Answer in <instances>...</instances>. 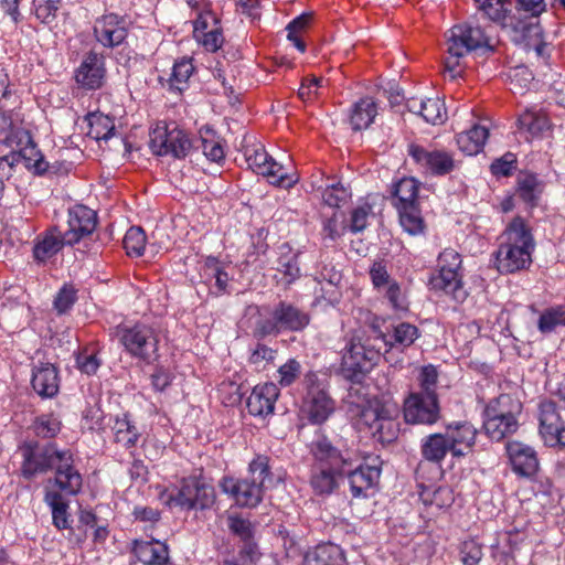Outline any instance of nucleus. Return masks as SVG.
Wrapping results in <instances>:
<instances>
[{
  "mask_svg": "<svg viewBox=\"0 0 565 565\" xmlns=\"http://www.w3.org/2000/svg\"><path fill=\"white\" fill-rule=\"evenodd\" d=\"M23 462L22 476L32 479L36 475L55 470L54 478L47 480V484L57 487L66 495L77 494L83 486V478L74 467V458L71 450H61L53 443H29L22 447Z\"/></svg>",
  "mask_w": 565,
  "mask_h": 565,
  "instance_id": "1",
  "label": "nucleus"
},
{
  "mask_svg": "<svg viewBox=\"0 0 565 565\" xmlns=\"http://www.w3.org/2000/svg\"><path fill=\"white\" fill-rule=\"evenodd\" d=\"M388 343L385 333L375 326L370 327L369 331L353 334L342 355V375L353 383H361L382 354L385 361H392L386 349Z\"/></svg>",
  "mask_w": 565,
  "mask_h": 565,
  "instance_id": "2",
  "label": "nucleus"
},
{
  "mask_svg": "<svg viewBox=\"0 0 565 565\" xmlns=\"http://www.w3.org/2000/svg\"><path fill=\"white\" fill-rule=\"evenodd\" d=\"M257 319L252 334L257 340L281 332H301L310 323V315L294 303L279 300L274 306L254 308Z\"/></svg>",
  "mask_w": 565,
  "mask_h": 565,
  "instance_id": "3",
  "label": "nucleus"
},
{
  "mask_svg": "<svg viewBox=\"0 0 565 565\" xmlns=\"http://www.w3.org/2000/svg\"><path fill=\"white\" fill-rule=\"evenodd\" d=\"M490 46V40L479 26L457 24L449 30L447 51L444 60V76L456 81L465 72V57L468 53Z\"/></svg>",
  "mask_w": 565,
  "mask_h": 565,
  "instance_id": "4",
  "label": "nucleus"
},
{
  "mask_svg": "<svg viewBox=\"0 0 565 565\" xmlns=\"http://www.w3.org/2000/svg\"><path fill=\"white\" fill-rule=\"evenodd\" d=\"M23 120L20 115L14 111L11 106L0 105V143L19 150L20 154L26 159L28 166L43 172L47 168V163L43 158L33 159L39 154L35 145L32 141L30 132L23 128Z\"/></svg>",
  "mask_w": 565,
  "mask_h": 565,
  "instance_id": "5",
  "label": "nucleus"
},
{
  "mask_svg": "<svg viewBox=\"0 0 565 565\" xmlns=\"http://www.w3.org/2000/svg\"><path fill=\"white\" fill-rule=\"evenodd\" d=\"M97 225L96 212L78 204L70 210L68 230L61 232L56 227L47 230L35 247H65L78 244L90 236Z\"/></svg>",
  "mask_w": 565,
  "mask_h": 565,
  "instance_id": "6",
  "label": "nucleus"
},
{
  "mask_svg": "<svg viewBox=\"0 0 565 565\" xmlns=\"http://www.w3.org/2000/svg\"><path fill=\"white\" fill-rule=\"evenodd\" d=\"M477 8L484 13L491 21L500 23L504 28H511L520 35V39L526 41L530 45L534 39L533 45L539 55L545 49V44L541 41L542 29L537 22H526L515 15H510L512 2L510 0H473Z\"/></svg>",
  "mask_w": 565,
  "mask_h": 565,
  "instance_id": "7",
  "label": "nucleus"
},
{
  "mask_svg": "<svg viewBox=\"0 0 565 565\" xmlns=\"http://www.w3.org/2000/svg\"><path fill=\"white\" fill-rule=\"evenodd\" d=\"M418 189L419 183L414 178H403L395 184L392 198L401 225L411 235L420 234L425 228Z\"/></svg>",
  "mask_w": 565,
  "mask_h": 565,
  "instance_id": "8",
  "label": "nucleus"
},
{
  "mask_svg": "<svg viewBox=\"0 0 565 565\" xmlns=\"http://www.w3.org/2000/svg\"><path fill=\"white\" fill-rule=\"evenodd\" d=\"M193 147L189 132L175 121L160 120L150 130V148L157 156L185 158Z\"/></svg>",
  "mask_w": 565,
  "mask_h": 565,
  "instance_id": "9",
  "label": "nucleus"
},
{
  "mask_svg": "<svg viewBox=\"0 0 565 565\" xmlns=\"http://www.w3.org/2000/svg\"><path fill=\"white\" fill-rule=\"evenodd\" d=\"M438 263L440 269L437 275L430 278V288L450 295L458 302H463L468 292L458 277L461 256L457 249H444L438 256Z\"/></svg>",
  "mask_w": 565,
  "mask_h": 565,
  "instance_id": "10",
  "label": "nucleus"
},
{
  "mask_svg": "<svg viewBox=\"0 0 565 565\" xmlns=\"http://www.w3.org/2000/svg\"><path fill=\"white\" fill-rule=\"evenodd\" d=\"M310 452L315 463L337 472H343L354 463V452L339 436H319L311 443Z\"/></svg>",
  "mask_w": 565,
  "mask_h": 565,
  "instance_id": "11",
  "label": "nucleus"
},
{
  "mask_svg": "<svg viewBox=\"0 0 565 565\" xmlns=\"http://www.w3.org/2000/svg\"><path fill=\"white\" fill-rule=\"evenodd\" d=\"M303 384L306 395L302 411L312 424H322L334 412L335 403L330 396L326 385L318 375L309 372L305 375Z\"/></svg>",
  "mask_w": 565,
  "mask_h": 565,
  "instance_id": "12",
  "label": "nucleus"
},
{
  "mask_svg": "<svg viewBox=\"0 0 565 565\" xmlns=\"http://www.w3.org/2000/svg\"><path fill=\"white\" fill-rule=\"evenodd\" d=\"M117 337L126 351L134 358L151 363L158 359V337L147 324L117 329Z\"/></svg>",
  "mask_w": 565,
  "mask_h": 565,
  "instance_id": "13",
  "label": "nucleus"
},
{
  "mask_svg": "<svg viewBox=\"0 0 565 565\" xmlns=\"http://www.w3.org/2000/svg\"><path fill=\"white\" fill-rule=\"evenodd\" d=\"M244 156L248 168L255 173L266 177L271 184L287 189L296 183V180L287 174L282 164L267 153L262 143L246 146Z\"/></svg>",
  "mask_w": 565,
  "mask_h": 565,
  "instance_id": "14",
  "label": "nucleus"
},
{
  "mask_svg": "<svg viewBox=\"0 0 565 565\" xmlns=\"http://www.w3.org/2000/svg\"><path fill=\"white\" fill-rule=\"evenodd\" d=\"M215 501L214 488L196 478L182 481L175 494H169L166 504L180 507L183 510H205L211 508Z\"/></svg>",
  "mask_w": 565,
  "mask_h": 565,
  "instance_id": "15",
  "label": "nucleus"
},
{
  "mask_svg": "<svg viewBox=\"0 0 565 565\" xmlns=\"http://www.w3.org/2000/svg\"><path fill=\"white\" fill-rule=\"evenodd\" d=\"M403 415L406 424L427 426L436 424L441 417L438 395L411 392L404 399Z\"/></svg>",
  "mask_w": 565,
  "mask_h": 565,
  "instance_id": "16",
  "label": "nucleus"
},
{
  "mask_svg": "<svg viewBox=\"0 0 565 565\" xmlns=\"http://www.w3.org/2000/svg\"><path fill=\"white\" fill-rule=\"evenodd\" d=\"M193 38L207 52L214 53L222 47L223 29L220 19L212 10L204 8L198 12L193 24Z\"/></svg>",
  "mask_w": 565,
  "mask_h": 565,
  "instance_id": "17",
  "label": "nucleus"
},
{
  "mask_svg": "<svg viewBox=\"0 0 565 565\" xmlns=\"http://www.w3.org/2000/svg\"><path fill=\"white\" fill-rule=\"evenodd\" d=\"M408 154L425 172L433 175H446L455 169L452 154L445 150L427 149L419 145H411Z\"/></svg>",
  "mask_w": 565,
  "mask_h": 565,
  "instance_id": "18",
  "label": "nucleus"
},
{
  "mask_svg": "<svg viewBox=\"0 0 565 565\" xmlns=\"http://www.w3.org/2000/svg\"><path fill=\"white\" fill-rule=\"evenodd\" d=\"M220 488L224 493L230 494L237 505L243 508L257 507L264 497V490L248 478L223 477Z\"/></svg>",
  "mask_w": 565,
  "mask_h": 565,
  "instance_id": "19",
  "label": "nucleus"
},
{
  "mask_svg": "<svg viewBox=\"0 0 565 565\" xmlns=\"http://www.w3.org/2000/svg\"><path fill=\"white\" fill-rule=\"evenodd\" d=\"M540 433L547 445L565 446V423L553 401H543L540 404Z\"/></svg>",
  "mask_w": 565,
  "mask_h": 565,
  "instance_id": "20",
  "label": "nucleus"
},
{
  "mask_svg": "<svg viewBox=\"0 0 565 565\" xmlns=\"http://www.w3.org/2000/svg\"><path fill=\"white\" fill-rule=\"evenodd\" d=\"M94 35L105 47L118 46L128 35L127 22L118 14H104L95 21Z\"/></svg>",
  "mask_w": 565,
  "mask_h": 565,
  "instance_id": "21",
  "label": "nucleus"
},
{
  "mask_svg": "<svg viewBox=\"0 0 565 565\" xmlns=\"http://www.w3.org/2000/svg\"><path fill=\"white\" fill-rule=\"evenodd\" d=\"M106 75L105 58L102 54L88 52L75 72V81L86 89H98Z\"/></svg>",
  "mask_w": 565,
  "mask_h": 565,
  "instance_id": "22",
  "label": "nucleus"
},
{
  "mask_svg": "<svg viewBox=\"0 0 565 565\" xmlns=\"http://www.w3.org/2000/svg\"><path fill=\"white\" fill-rule=\"evenodd\" d=\"M512 470L520 477L532 478L539 471L536 451L529 445L520 441H508L505 445Z\"/></svg>",
  "mask_w": 565,
  "mask_h": 565,
  "instance_id": "23",
  "label": "nucleus"
},
{
  "mask_svg": "<svg viewBox=\"0 0 565 565\" xmlns=\"http://www.w3.org/2000/svg\"><path fill=\"white\" fill-rule=\"evenodd\" d=\"M380 476L381 469L371 465L355 466L354 462L343 470V478L347 477L353 498H366L367 492L379 482Z\"/></svg>",
  "mask_w": 565,
  "mask_h": 565,
  "instance_id": "24",
  "label": "nucleus"
},
{
  "mask_svg": "<svg viewBox=\"0 0 565 565\" xmlns=\"http://www.w3.org/2000/svg\"><path fill=\"white\" fill-rule=\"evenodd\" d=\"M279 395V390L274 383H265L253 388L247 397L246 406L253 416H266L274 412L275 402Z\"/></svg>",
  "mask_w": 565,
  "mask_h": 565,
  "instance_id": "25",
  "label": "nucleus"
},
{
  "mask_svg": "<svg viewBox=\"0 0 565 565\" xmlns=\"http://www.w3.org/2000/svg\"><path fill=\"white\" fill-rule=\"evenodd\" d=\"M32 387L41 397H53L58 393L60 377L57 367L49 362L34 365Z\"/></svg>",
  "mask_w": 565,
  "mask_h": 565,
  "instance_id": "26",
  "label": "nucleus"
},
{
  "mask_svg": "<svg viewBox=\"0 0 565 565\" xmlns=\"http://www.w3.org/2000/svg\"><path fill=\"white\" fill-rule=\"evenodd\" d=\"M477 429L468 422H456L447 426L446 436L452 448L454 457H462L476 444Z\"/></svg>",
  "mask_w": 565,
  "mask_h": 565,
  "instance_id": "27",
  "label": "nucleus"
},
{
  "mask_svg": "<svg viewBox=\"0 0 565 565\" xmlns=\"http://www.w3.org/2000/svg\"><path fill=\"white\" fill-rule=\"evenodd\" d=\"M406 107L411 113L420 115L425 121L439 125L447 119L445 103L438 98L411 97L406 100Z\"/></svg>",
  "mask_w": 565,
  "mask_h": 565,
  "instance_id": "28",
  "label": "nucleus"
},
{
  "mask_svg": "<svg viewBox=\"0 0 565 565\" xmlns=\"http://www.w3.org/2000/svg\"><path fill=\"white\" fill-rule=\"evenodd\" d=\"M499 247H532L531 228L521 216H515L500 236Z\"/></svg>",
  "mask_w": 565,
  "mask_h": 565,
  "instance_id": "29",
  "label": "nucleus"
},
{
  "mask_svg": "<svg viewBox=\"0 0 565 565\" xmlns=\"http://www.w3.org/2000/svg\"><path fill=\"white\" fill-rule=\"evenodd\" d=\"M341 479H343V472H337L331 468L315 463L311 470L310 486L316 494H330L338 488Z\"/></svg>",
  "mask_w": 565,
  "mask_h": 565,
  "instance_id": "30",
  "label": "nucleus"
},
{
  "mask_svg": "<svg viewBox=\"0 0 565 565\" xmlns=\"http://www.w3.org/2000/svg\"><path fill=\"white\" fill-rule=\"evenodd\" d=\"M134 553L143 565H166L169 562L168 546L158 541H135Z\"/></svg>",
  "mask_w": 565,
  "mask_h": 565,
  "instance_id": "31",
  "label": "nucleus"
},
{
  "mask_svg": "<svg viewBox=\"0 0 565 565\" xmlns=\"http://www.w3.org/2000/svg\"><path fill=\"white\" fill-rule=\"evenodd\" d=\"M532 262L530 249H497L495 266L500 273H514Z\"/></svg>",
  "mask_w": 565,
  "mask_h": 565,
  "instance_id": "32",
  "label": "nucleus"
},
{
  "mask_svg": "<svg viewBox=\"0 0 565 565\" xmlns=\"http://www.w3.org/2000/svg\"><path fill=\"white\" fill-rule=\"evenodd\" d=\"M544 184L535 173L520 172L516 178L515 194L530 207L537 205Z\"/></svg>",
  "mask_w": 565,
  "mask_h": 565,
  "instance_id": "33",
  "label": "nucleus"
},
{
  "mask_svg": "<svg viewBox=\"0 0 565 565\" xmlns=\"http://www.w3.org/2000/svg\"><path fill=\"white\" fill-rule=\"evenodd\" d=\"M64 494H66L64 492ZM44 502L52 510L53 524L62 530L70 527L68 500L63 495V491L45 487Z\"/></svg>",
  "mask_w": 565,
  "mask_h": 565,
  "instance_id": "34",
  "label": "nucleus"
},
{
  "mask_svg": "<svg viewBox=\"0 0 565 565\" xmlns=\"http://www.w3.org/2000/svg\"><path fill=\"white\" fill-rule=\"evenodd\" d=\"M377 115V104L372 97H363L352 105L350 125L353 130L366 129Z\"/></svg>",
  "mask_w": 565,
  "mask_h": 565,
  "instance_id": "35",
  "label": "nucleus"
},
{
  "mask_svg": "<svg viewBox=\"0 0 565 565\" xmlns=\"http://www.w3.org/2000/svg\"><path fill=\"white\" fill-rule=\"evenodd\" d=\"M344 554L337 544H319L305 555V565H343Z\"/></svg>",
  "mask_w": 565,
  "mask_h": 565,
  "instance_id": "36",
  "label": "nucleus"
},
{
  "mask_svg": "<svg viewBox=\"0 0 565 565\" xmlns=\"http://www.w3.org/2000/svg\"><path fill=\"white\" fill-rule=\"evenodd\" d=\"M420 452L426 460L440 463L452 448L446 434H430L422 439Z\"/></svg>",
  "mask_w": 565,
  "mask_h": 565,
  "instance_id": "37",
  "label": "nucleus"
},
{
  "mask_svg": "<svg viewBox=\"0 0 565 565\" xmlns=\"http://www.w3.org/2000/svg\"><path fill=\"white\" fill-rule=\"evenodd\" d=\"M489 137V130L481 125H473L470 129L457 135L458 148L468 156L478 154Z\"/></svg>",
  "mask_w": 565,
  "mask_h": 565,
  "instance_id": "38",
  "label": "nucleus"
},
{
  "mask_svg": "<svg viewBox=\"0 0 565 565\" xmlns=\"http://www.w3.org/2000/svg\"><path fill=\"white\" fill-rule=\"evenodd\" d=\"M522 403L510 394H501L490 401L484 409V415H497L495 417L518 419L522 413Z\"/></svg>",
  "mask_w": 565,
  "mask_h": 565,
  "instance_id": "39",
  "label": "nucleus"
},
{
  "mask_svg": "<svg viewBox=\"0 0 565 565\" xmlns=\"http://www.w3.org/2000/svg\"><path fill=\"white\" fill-rule=\"evenodd\" d=\"M497 415H484L483 428L486 434L495 441H500L516 433L519 419L495 417Z\"/></svg>",
  "mask_w": 565,
  "mask_h": 565,
  "instance_id": "40",
  "label": "nucleus"
},
{
  "mask_svg": "<svg viewBox=\"0 0 565 565\" xmlns=\"http://www.w3.org/2000/svg\"><path fill=\"white\" fill-rule=\"evenodd\" d=\"M201 147L204 156L212 162L220 163L225 158L224 147L216 132L209 128L200 130Z\"/></svg>",
  "mask_w": 565,
  "mask_h": 565,
  "instance_id": "41",
  "label": "nucleus"
},
{
  "mask_svg": "<svg viewBox=\"0 0 565 565\" xmlns=\"http://www.w3.org/2000/svg\"><path fill=\"white\" fill-rule=\"evenodd\" d=\"M89 129L87 136L99 141H107L115 134L114 119L104 114H90L88 116Z\"/></svg>",
  "mask_w": 565,
  "mask_h": 565,
  "instance_id": "42",
  "label": "nucleus"
},
{
  "mask_svg": "<svg viewBox=\"0 0 565 565\" xmlns=\"http://www.w3.org/2000/svg\"><path fill=\"white\" fill-rule=\"evenodd\" d=\"M194 72L192 58L182 57L174 62L168 83L171 89L183 92Z\"/></svg>",
  "mask_w": 565,
  "mask_h": 565,
  "instance_id": "43",
  "label": "nucleus"
},
{
  "mask_svg": "<svg viewBox=\"0 0 565 565\" xmlns=\"http://www.w3.org/2000/svg\"><path fill=\"white\" fill-rule=\"evenodd\" d=\"M313 21V13L306 12L300 14L290 21L287 25V38L294 43L297 50L301 53L306 52V43L302 40V33H305Z\"/></svg>",
  "mask_w": 565,
  "mask_h": 565,
  "instance_id": "44",
  "label": "nucleus"
},
{
  "mask_svg": "<svg viewBox=\"0 0 565 565\" xmlns=\"http://www.w3.org/2000/svg\"><path fill=\"white\" fill-rule=\"evenodd\" d=\"M113 429L115 431V441L126 448L134 447L140 436L139 430L131 423L127 414H124L121 418H116Z\"/></svg>",
  "mask_w": 565,
  "mask_h": 565,
  "instance_id": "45",
  "label": "nucleus"
},
{
  "mask_svg": "<svg viewBox=\"0 0 565 565\" xmlns=\"http://www.w3.org/2000/svg\"><path fill=\"white\" fill-rule=\"evenodd\" d=\"M391 343L387 344L388 354L391 353V350L395 345H401L404 348L411 347L415 340L419 337V330L416 326L408 323V322H402L394 327L393 334L388 335L385 334Z\"/></svg>",
  "mask_w": 565,
  "mask_h": 565,
  "instance_id": "46",
  "label": "nucleus"
},
{
  "mask_svg": "<svg viewBox=\"0 0 565 565\" xmlns=\"http://www.w3.org/2000/svg\"><path fill=\"white\" fill-rule=\"evenodd\" d=\"M249 480L255 481L260 489L265 491L267 482L273 479L269 467V458L264 455H257L248 465Z\"/></svg>",
  "mask_w": 565,
  "mask_h": 565,
  "instance_id": "47",
  "label": "nucleus"
},
{
  "mask_svg": "<svg viewBox=\"0 0 565 565\" xmlns=\"http://www.w3.org/2000/svg\"><path fill=\"white\" fill-rule=\"evenodd\" d=\"M349 196L348 189L335 177L331 179V182L321 192L323 203L330 207H340L347 202Z\"/></svg>",
  "mask_w": 565,
  "mask_h": 565,
  "instance_id": "48",
  "label": "nucleus"
},
{
  "mask_svg": "<svg viewBox=\"0 0 565 565\" xmlns=\"http://www.w3.org/2000/svg\"><path fill=\"white\" fill-rule=\"evenodd\" d=\"M558 326H565V305L546 309L537 321V328L542 333H550Z\"/></svg>",
  "mask_w": 565,
  "mask_h": 565,
  "instance_id": "49",
  "label": "nucleus"
},
{
  "mask_svg": "<svg viewBox=\"0 0 565 565\" xmlns=\"http://www.w3.org/2000/svg\"><path fill=\"white\" fill-rule=\"evenodd\" d=\"M375 202H370L369 198L360 203L351 213L350 228L352 232H360L364 230L369 220L375 216L374 212Z\"/></svg>",
  "mask_w": 565,
  "mask_h": 565,
  "instance_id": "50",
  "label": "nucleus"
},
{
  "mask_svg": "<svg viewBox=\"0 0 565 565\" xmlns=\"http://www.w3.org/2000/svg\"><path fill=\"white\" fill-rule=\"evenodd\" d=\"M33 430L38 437L53 438L61 430V422L53 414H43L35 418Z\"/></svg>",
  "mask_w": 565,
  "mask_h": 565,
  "instance_id": "51",
  "label": "nucleus"
},
{
  "mask_svg": "<svg viewBox=\"0 0 565 565\" xmlns=\"http://www.w3.org/2000/svg\"><path fill=\"white\" fill-rule=\"evenodd\" d=\"M61 0H33L32 13L44 24L55 21Z\"/></svg>",
  "mask_w": 565,
  "mask_h": 565,
  "instance_id": "52",
  "label": "nucleus"
},
{
  "mask_svg": "<svg viewBox=\"0 0 565 565\" xmlns=\"http://www.w3.org/2000/svg\"><path fill=\"white\" fill-rule=\"evenodd\" d=\"M397 423L391 417L388 411L375 427L372 436L381 444H391L397 438Z\"/></svg>",
  "mask_w": 565,
  "mask_h": 565,
  "instance_id": "53",
  "label": "nucleus"
},
{
  "mask_svg": "<svg viewBox=\"0 0 565 565\" xmlns=\"http://www.w3.org/2000/svg\"><path fill=\"white\" fill-rule=\"evenodd\" d=\"M520 126L533 136L540 135L550 128L548 118L544 114L525 111L519 117Z\"/></svg>",
  "mask_w": 565,
  "mask_h": 565,
  "instance_id": "54",
  "label": "nucleus"
},
{
  "mask_svg": "<svg viewBox=\"0 0 565 565\" xmlns=\"http://www.w3.org/2000/svg\"><path fill=\"white\" fill-rule=\"evenodd\" d=\"M417 380L419 390L416 391V393L425 395H438L436 392L438 383V371L434 365L429 364L423 366Z\"/></svg>",
  "mask_w": 565,
  "mask_h": 565,
  "instance_id": "55",
  "label": "nucleus"
},
{
  "mask_svg": "<svg viewBox=\"0 0 565 565\" xmlns=\"http://www.w3.org/2000/svg\"><path fill=\"white\" fill-rule=\"evenodd\" d=\"M77 300V289L70 284H65L57 292L54 299V309L63 315L67 312Z\"/></svg>",
  "mask_w": 565,
  "mask_h": 565,
  "instance_id": "56",
  "label": "nucleus"
},
{
  "mask_svg": "<svg viewBox=\"0 0 565 565\" xmlns=\"http://www.w3.org/2000/svg\"><path fill=\"white\" fill-rule=\"evenodd\" d=\"M387 409L382 405H369L367 407L362 408L360 413V424L367 427L370 434L372 435L375 430V427L379 425L382 417L386 414Z\"/></svg>",
  "mask_w": 565,
  "mask_h": 565,
  "instance_id": "57",
  "label": "nucleus"
},
{
  "mask_svg": "<svg viewBox=\"0 0 565 565\" xmlns=\"http://www.w3.org/2000/svg\"><path fill=\"white\" fill-rule=\"evenodd\" d=\"M228 529L233 534L239 537L241 542L254 537V529L252 523L239 515L228 516Z\"/></svg>",
  "mask_w": 565,
  "mask_h": 565,
  "instance_id": "58",
  "label": "nucleus"
},
{
  "mask_svg": "<svg viewBox=\"0 0 565 565\" xmlns=\"http://www.w3.org/2000/svg\"><path fill=\"white\" fill-rule=\"evenodd\" d=\"M277 372H278V383L281 386H289L300 375L301 365L297 360L290 359L285 364L279 366Z\"/></svg>",
  "mask_w": 565,
  "mask_h": 565,
  "instance_id": "59",
  "label": "nucleus"
},
{
  "mask_svg": "<svg viewBox=\"0 0 565 565\" xmlns=\"http://www.w3.org/2000/svg\"><path fill=\"white\" fill-rule=\"evenodd\" d=\"M460 556L463 565H477L482 558L481 545L472 540L462 542Z\"/></svg>",
  "mask_w": 565,
  "mask_h": 565,
  "instance_id": "60",
  "label": "nucleus"
},
{
  "mask_svg": "<svg viewBox=\"0 0 565 565\" xmlns=\"http://www.w3.org/2000/svg\"><path fill=\"white\" fill-rule=\"evenodd\" d=\"M323 78L316 76H307L302 79L301 85L298 90V96L303 102L313 100L318 95L319 88L323 86Z\"/></svg>",
  "mask_w": 565,
  "mask_h": 565,
  "instance_id": "61",
  "label": "nucleus"
},
{
  "mask_svg": "<svg viewBox=\"0 0 565 565\" xmlns=\"http://www.w3.org/2000/svg\"><path fill=\"white\" fill-rule=\"evenodd\" d=\"M491 173L495 177H510L515 170V158L512 153H505L500 159L492 162Z\"/></svg>",
  "mask_w": 565,
  "mask_h": 565,
  "instance_id": "62",
  "label": "nucleus"
},
{
  "mask_svg": "<svg viewBox=\"0 0 565 565\" xmlns=\"http://www.w3.org/2000/svg\"><path fill=\"white\" fill-rule=\"evenodd\" d=\"M76 365L81 372L92 375L95 374L100 366V360L97 359L95 353L84 351L76 355Z\"/></svg>",
  "mask_w": 565,
  "mask_h": 565,
  "instance_id": "63",
  "label": "nucleus"
},
{
  "mask_svg": "<svg viewBox=\"0 0 565 565\" xmlns=\"http://www.w3.org/2000/svg\"><path fill=\"white\" fill-rule=\"evenodd\" d=\"M546 10L545 0H518L516 11L529 14L531 19L539 18Z\"/></svg>",
  "mask_w": 565,
  "mask_h": 565,
  "instance_id": "64",
  "label": "nucleus"
}]
</instances>
